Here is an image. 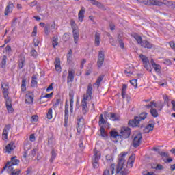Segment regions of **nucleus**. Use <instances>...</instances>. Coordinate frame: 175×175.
<instances>
[{
    "label": "nucleus",
    "mask_w": 175,
    "mask_h": 175,
    "mask_svg": "<svg viewBox=\"0 0 175 175\" xmlns=\"http://www.w3.org/2000/svg\"><path fill=\"white\" fill-rule=\"evenodd\" d=\"M25 103L28 105H31V103H33V96H32V93L28 92L25 96Z\"/></svg>",
    "instance_id": "obj_19"
},
{
    "label": "nucleus",
    "mask_w": 175,
    "mask_h": 175,
    "mask_svg": "<svg viewBox=\"0 0 175 175\" xmlns=\"http://www.w3.org/2000/svg\"><path fill=\"white\" fill-rule=\"evenodd\" d=\"M8 59V57L6 55H3L1 60V68L5 69L6 68V60Z\"/></svg>",
    "instance_id": "obj_37"
},
{
    "label": "nucleus",
    "mask_w": 175,
    "mask_h": 175,
    "mask_svg": "<svg viewBox=\"0 0 175 175\" xmlns=\"http://www.w3.org/2000/svg\"><path fill=\"white\" fill-rule=\"evenodd\" d=\"M38 85V81H36V75L32 76L31 80V87H35Z\"/></svg>",
    "instance_id": "obj_43"
},
{
    "label": "nucleus",
    "mask_w": 175,
    "mask_h": 175,
    "mask_svg": "<svg viewBox=\"0 0 175 175\" xmlns=\"http://www.w3.org/2000/svg\"><path fill=\"white\" fill-rule=\"evenodd\" d=\"M16 158H17V157H14L11 158V161L8 163H10L11 165H13L14 166H16V165H18V163H20V160L16 159Z\"/></svg>",
    "instance_id": "obj_33"
},
{
    "label": "nucleus",
    "mask_w": 175,
    "mask_h": 175,
    "mask_svg": "<svg viewBox=\"0 0 175 175\" xmlns=\"http://www.w3.org/2000/svg\"><path fill=\"white\" fill-rule=\"evenodd\" d=\"M31 55H32V57H36V55H38V52H36L35 49H33L31 51Z\"/></svg>",
    "instance_id": "obj_60"
},
{
    "label": "nucleus",
    "mask_w": 175,
    "mask_h": 175,
    "mask_svg": "<svg viewBox=\"0 0 175 175\" xmlns=\"http://www.w3.org/2000/svg\"><path fill=\"white\" fill-rule=\"evenodd\" d=\"M105 123H106V121L105 120V118H103V114L100 115L99 122H98L99 126H102V125H104V124Z\"/></svg>",
    "instance_id": "obj_41"
},
{
    "label": "nucleus",
    "mask_w": 175,
    "mask_h": 175,
    "mask_svg": "<svg viewBox=\"0 0 175 175\" xmlns=\"http://www.w3.org/2000/svg\"><path fill=\"white\" fill-rule=\"evenodd\" d=\"M1 90L2 94L4 98H8L9 95V83L8 82H1Z\"/></svg>",
    "instance_id": "obj_7"
},
{
    "label": "nucleus",
    "mask_w": 175,
    "mask_h": 175,
    "mask_svg": "<svg viewBox=\"0 0 175 175\" xmlns=\"http://www.w3.org/2000/svg\"><path fill=\"white\" fill-rule=\"evenodd\" d=\"M142 139H143V135L142 133L136 134L133 139V147H135V148L139 147L142 144Z\"/></svg>",
    "instance_id": "obj_5"
},
{
    "label": "nucleus",
    "mask_w": 175,
    "mask_h": 175,
    "mask_svg": "<svg viewBox=\"0 0 175 175\" xmlns=\"http://www.w3.org/2000/svg\"><path fill=\"white\" fill-rule=\"evenodd\" d=\"M70 25H71V27L72 28V31H75V29H77L76 28V22H75V20L72 19L70 21Z\"/></svg>",
    "instance_id": "obj_50"
},
{
    "label": "nucleus",
    "mask_w": 175,
    "mask_h": 175,
    "mask_svg": "<svg viewBox=\"0 0 175 175\" xmlns=\"http://www.w3.org/2000/svg\"><path fill=\"white\" fill-rule=\"evenodd\" d=\"M167 6H170V8H175V2L174 1H167L165 3Z\"/></svg>",
    "instance_id": "obj_54"
},
{
    "label": "nucleus",
    "mask_w": 175,
    "mask_h": 175,
    "mask_svg": "<svg viewBox=\"0 0 175 175\" xmlns=\"http://www.w3.org/2000/svg\"><path fill=\"white\" fill-rule=\"evenodd\" d=\"M10 129V124L5 125L2 134L3 140H6V139H8V133Z\"/></svg>",
    "instance_id": "obj_20"
},
{
    "label": "nucleus",
    "mask_w": 175,
    "mask_h": 175,
    "mask_svg": "<svg viewBox=\"0 0 175 175\" xmlns=\"http://www.w3.org/2000/svg\"><path fill=\"white\" fill-rule=\"evenodd\" d=\"M39 120V116H38V115H33L31 116V121L33 122H38Z\"/></svg>",
    "instance_id": "obj_49"
},
{
    "label": "nucleus",
    "mask_w": 175,
    "mask_h": 175,
    "mask_svg": "<svg viewBox=\"0 0 175 175\" xmlns=\"http://www.w3.org/2000/svg\"><path fill=\"white\" fill-rule=\"evenodd\" d=\"M8 113H13V107L11 105H6Z\"/></svg>",
    "instance_id": "obj_55"
},
{
    "label": "nucleus",
    "mask_w": 175,
    "mask_h": 175,
    "mask_svg": "<svg viewBox=\"0 0 175 175\" xmlns=\"http://www.w3.org/2000/svg\"><path fill=\"white\" fill-rule=\"evenodd\" d=\"M144 66L146 70H149L150 68H151V66L150 65V62H148L147 63H144Z\"/></svg>",
    "instance_id": "obj_57"
},
{
    "label": "nucleus",
    "mask_w": 175,
    "mask_h": 175,
    "mask_svg": "<svg viewBox=\"0 0 175 175\" xmlns=\"http://www.w3.org/2000/svg\"><path fill=\"white\" fill-rule=\"evenodd\" d=\"M155 126V121L150 120L148 125L144 129V133H150V132L154 131Z\"/></svg>",
    "instance_id": "obj_8"
},
{
    "label": "nucleus",
    "mask_w": 175,
    "mask_h": 175,
    "mask_svg": "<svg viewBox=\"0 0 175 175\" xmlns=\"http://www.w3.org/2000/svg\"><path fill=\"white\" fill-rule=\"evenodd\" d=\"M111 137L113 139H116V142H118V140H121L122 136L118 134V132L115 131H111L109 133Z\"/></svg>",
    "instance_id": "obj_16"
},
{
    "label": "nucleus",
    "mask_w": 175,
    "mask_h": 175,
    "mask_svg": "<svg viewBox=\"0 0 175 175\" xmlns=\"http://www.w3.org/2000/svg\"><path fill=\"white\" fill-rule=\"evenodd\" d=\"M75 96V92L73 90L70 91L69 98H70V111L73 113V98Z\"/></svg>",
    "instance_id": "obj_15"
},
{
    "label": "nucleus",
    "mask_w": 175,
    "mask_h": 175,
    "mask_svg": "<svg viewBox=\"0 0 175 175\" xmlns=\"http://www.w3.org/2000/svg\"><path fill=\"white\" fill-rule=\"evenodd\" d=\"M131 128L129 127H122L120 130V140H122V139H128L129 136H131Z\"/></svg>",
    "instance_id": "obj_6"
},
{
    "label": "nucleus",
    "mask_w": 175,
    "mask_h": 175,
    "mask_svg": "<svg viewBox=\"0 0 175 175\" xmlns=\"http://www.w3.org/2000/svg\"><path fill=\"white\" fill-rule=\"evenodd\" d=\"M141 46L142 47H144V49H152L153 45L147 40H143L142 43L141 44Z\"/></svg>",
    "instance_id": "obj_25"
},
{
    "label": "nucleus",
    "mask_w": 175,
    "mask_h": 175,
    "mask_svg": "<svg viewBox=\"0 0 175 175\" xmlns=\"http://www.w3.org/2000/svg\"><path fill=\"white\" fill-rule=\"evenodd\" d=\"M64 120L66 121V123L69 120V109L66 107V109L64 110Z\"/></svg>",
    "instance_id": "obj_38"
},
{
    "label": "nucleus",
    "mask_w": 175,
    "mask_h": 175,
    "mask_svg": "<svg viewBox=\"0 0 175 175\" xmlns=\"http://www.w3.org/2000/svg\"><path fill=\"white\" fill-rule=\"evenodd\" d=\"M81 128L82 126H77V135H80V133H81Z\"/></svg>",
    "instance_id": "obj_61"
},
{
    "label": "nucleus",
    "mask_w": 175,
    "mask_h": 175,
    "mask_svg": "<svg viewBox=\"0 0 175 175\" xmlns=\"http://www.w3.org/2000/svg\"><path fill=\"white\" fill-rule=\"evenodd\" d=\"M77 126H83L84 125V118L83 117L77 119Z\"/></svg>",
    "instance_id": "obj_39"
},
{
    "label": "nucleus",
    "mask_w": 175,
    "mask_h": 175,
    "mask_svg": "<svg viewBox=\"0 0 175 175\" xmlns=\"http://www.w3.org/2000/svg\"><path fill=\"white\" fill-rule=\"evenodd\" d=\"M75 70L70 69L68 70V75L67 76V83H73V80H75Z\"/></svg>",
    "instance_id": "obj_12"
},
{
    "label": "nucleus",
    "mask_w": 175,
    "mask_h": 175,
    "mask_svg": "<svg viewBox=\"0 0 175 175\" xmlns=\"http://www.w3.org/2000/svg\"><path fill=\"white\" fill-rule=\"evenodd\" d=\"M92 95V84L89 83L88 85V89H87V91H86V95L83 96V98L88 99V98H90V99H91Z\"/></svg>",
    "instance_id": "obj_14"
},
{
    "label": "nucleus",
    "mask_w": 175,
    "mask_h": 175,
    "mask_svg": "<svg viewBox=\"0 0 175 175\" xmlns=\"http://www.w3.org/2000/svg\"><path fill=\"white\" fill-rule=\"evenodd\" d=\"M13 166H14L13 165H12L10 163L8 162L6 163L5 166L3 167L1 172H3L4 170H6V169H8L7 170L8 172H12L14 171Z\"/></svg>",
    "instance_id": "obj_26"
},
{
    "label": "nucleus",
    "mask_w": 175,
    "mask_h": 175,
    "mask_svg": "<svg viewBox=\"0 0 175 175\" xmlns=\"http://www.w3.org/2000/svg\"><path fill=\"white\" fill-rule=\"evenodd\" d=\"M52 43H53V47H55V46H58V38L53 37Z\"/></svg>",
    "instance_id": "obj_47"
},
{
    "label": "nucleus",
    "mask_w": 175,
    "mask_h": 175,
    "mask_svg": "<svg viewBox=\"0 0 175 175\" xmlns=\"http://www.w3.org/2000/svg\"><path fill=\"white\" fill-rule=\"evenodd\" d=\"M59 103H61V98H58L56 100V103L53 105V109H56Z\"/></svg>",
    "instance_id": "obj_58"
},
{
    "label": "nucleus",
    "mask_w": 175,
    "mask_h": 175,
    "mask_svg": "<svg viewBox=\"0 0 175 175\" xmlns=\"http://www.w3.org/2000/svg\"><path fill=\"white\" fill-rule=\"evenodd\" d=\"M50 28L51 31L55 29V22H53L50 26V24H46L44 27V33L45 35H50Z\"/></svg>",
    "instance_id": "obj_11"
},
{
    "label": "nucleus",
    "mask_w": 175,
    "mask_h": 175,
    "mask_svg": "<svg viewBox=\"0 0 175 175\" xmlns=\"http://www.w3.org/2000/svg\"><path fill=\"white\" fill-rule=\"evenodd\" d=\"M139 3H143L144 5H147L148 6H162L163 3L158 0H137Z\"/></svg>",
    "instance_id": "obj_3"
},
{
    "label": "nucleus",
    "mask_w": 175,
    "mask_h": 175,
    "mask_svg": "<svg viewBox=\"0 0 175 175\" xmlns=\"http://www.w3.org/2000/svg\"><path fill=\"white\" fill-rule=\"evenodd\" d=\"M26 83H27V79H22V84H21V91L23 92H24V91H26V90H27Z\"/></svg>",
    "instance_id": "obj_36"
},
{
    "label": "nucleus",
    "mask_w": 175,
    "mask_h": 175,
    "mask_svg": "<svg viewBox=\"0 0 175 175\" xmlns=\"http://www.w3.org/2000/svg\"><path fill=\"white\" fill-rule=\"evenodd\" d=\"M150 114H151V116H152V117L157 118V117H158V111H157L154 108H151Z\"/></svg>",
    "instance_id": "obj_42"
},
{
    "label": "nucleus",
    "mask_w": 175,
    "mask_h": 175,
    "mask_svg": "<svg viewBox=\"0 0 175 175\" xmlns=\"http://www.w3.org/2000/svg\"><path fill=\"white\" fill-rule=\"evenodd\" d=\"M13 8H14L13 3H12V1H9L8 5L6 6L5 10V16H8L9 13H12V12H13Z\"/></svg>",
    "instance_id": "obj_13"
},
{
    "label": "nucleus",
    "mask_w": 175,
    "mask_h": 175,
    "mask_svg": "<svg viewBox=\"0 0 175 175\" xmlns=\"http://www.w3.org/2000/svg\"><path fill=\"white\" fill-rule=\"evenodd\" d=\"M130 83L133 85V87H135V88H137V80L132 79L130 81Z\"/></svg>",
    "instance_id": "obj_48"
},
{
    "label": "nucleus",
    "mask_w": 175,
    "mask_h": 175,
    "mask_svg": "<svg viewBox=\"0 0 175 175\" xmlns=\"http://www.w3.org/2000/svg\"><path fill=\"white\" fill-rule=\"evenodd\" d=\"M150 64L152 68L154 69L155 72H157V73H159V72H161V65L157 64L156 62H154V59H151Z\"/></svg>",
    "instance_id": "obj_21"
},
{
    "label": "nucleus",
    "mask_w": 175,
    "mask_h": 175,
    "mask_svg": "<svg viewBox=\"0 0 175 175\" xmlns=\"http://www.w3.org/2000/svg\"><path fill=\"white\" fill-rule=\"evenodd\" d=\"M53 95H54V93L51 92L50 94H47L45 96L41 97L40 99L44 98H46L47 99H50V98H53Z\"/></svg>",
    "instance_id": "obj_51"
},
{
    "label": "nucleus",
    "mask_w": 175,
    "mask_h": 175,
    "mask_svg": "<svg viewBox=\"0 0 175 175\" xmlns=\"http://www.w3.org/2000/svg\"><path fill=\"white\" fill-rule=\"evenodd\" d=\"M117 42L120 44V47L121 49H125V44L124 43V40H122V35L118 34L117 38Z\"/></svg>",
    "instance_id": "obj_24"
},
{
    "label": "nucleus",
    "mask_w": 175,
    "mask_h": 175,
    "mask_svg": "<svg viewBox=\"0 0 175 175\" xmlns=\"http://www.w3.org/2000/svg\"><path fill=\"white\" fill-rule=\"evenodd\" d=\"M104 62H105V53H103V51H100L98 52V57L97 61V65L100 69V68H102Z\"/></svg>",
    "instance_id": "obj_9"
},
{
    "label": "nucleus",
    "mask_w": 175,
    "mask_h": 175,
    "mask_svg": "<svg viewBox=\"0 0 175 175\" xmlns=\"http://www.w3.org/2000/svg\"><path fill=\"white\" fill-rule=\"evenodd\" d=\"M103 77H105V75H100L97 80L96 81L94 85H96L97 88H99V85H100V83H102V81L103 80Z\"/></svg>",
    "instance_id": "obj_31"
},
{
    "label": "nucleus",
    "mask_w": 175,
    "mask_h": 175,
    "mask_svg": "<svg viewBox=\"0 0 175 175\" xmlns=\"http://www.w3.org/2000/svg\"><path fill=\"white\" fill-rule=\"evenodd\" d=\"M36 33H38V26H34L31 36H36Z\"/></svg>",
    "instance_id": "obj_56"
},
{
    "label": "nucleus",
    "mask_w": 175,
    "mask_h": 175,
    "mask_svg": "<svg viewBox=\"0 0 175 175\" xmlns=\"http://www.w3.org/2000/svg\"><path fill=\"white\" fill-rule=\"evenodd\" d=\"M55 68L57 72H59L61 70V59L59 57H56L54 62Z\"/></svg>",
    "instance_id": "obj_23"
},
{
    "label": "nucleus",
    "mask_w": 175,
    "mask_h": 175,
    "mask_svg": "<svg viewBox=\"0 0 175 175\" xmlns=\"http://www.w3.org/2000/svg\"><path fill=\"white\" fill-rule=\"evenodd\" d=\"M94 46L99 47L100 46V33L96 32L94 35Z\"/></svg>",
    "instance_id": "obj_18"
},
{
    "label": "nucleus",
    "mask_w": 175,
    "mask_h": 175,
    "mask_svg": "<svg viewBox=\"0 0 175 175\" xmlns=\"http://www.w3.org/2000/svg\"><path fill=\"white\" fill-rule=\"evenodd\" d=\"M73 33V38H74V42L75 43V44H77V42H79V30L77 29H74V31H72Z\"/></svg>",
    "instance_id": "obj_27"
},
{
    "label": "nucleus",
    "mask_w": 175,
    "mask_h": 175,
    "mask_svg": "<svg viewBox=\"0 0 175 175\" xmlns=\"http://www.w3.org/2000/svg\"><path fill=\"white\" fill-rule=\"evenodd\" d=\"M30 142H35V134H31L29 136Z\"/></svg>",
    "instance_id": "obj_63"
},
{
    "label": "nucleus",
    "mask_w": 175,
    "mask_h": 175,
    "mask_svg": "<svg viewBox=\"0 0 175 175\" xmlns=\"http://www.w3.org/2000/svg\"><path fill=\"white\" fill-rule=\"evenodd\" d=\"M128 155V152H122L119 156V161L116 166V174L120 175H129V170H128V166L129 167H133V163H135V154H131L128 161L125 160V157Z\"/></svg>",
    "instance_id": "obj_1"
},
{
    "label": "nucleus",
    "mask_w": 175,
    "mask_h": 175,
    "mask_svg": "<svg viewBox=\"0 0 175 175\" xmlns=\"http://www.w3.org/2000/svg\"><path fill=\"white\" fill-rule=\"evenodd\" d=\"M14 148H16V146H14V142H11L5 146V151L6 152H8V154H10Z\"/></svg>",
    "instance_id": "obj_22"
},
{
    "label": "nucleus",
    "mask_w": 175,
    "mask_h": 175,
    "mask_svg": "<svg viewBox=\"0 0 175 175\" xmlns=\"http://www.w3.org/2000/svg\"><path fill=\"white\" fill-rule=\"evenodd\" d=\"M46 117H47L48 120H51L53 118V109L50 108L48 110Z\"/></svg>",
    "instance_id": "obj_44"
},
{
    "label": "nucleus",
    "mask_w": 175,
    "mask_h": 175,
    "mask_svg": "<svg viewBox=\"0 0 175 175\" xmlns=\"http://www.w3.org/2000/svg\"><path fill=\"white\" fill-rule=\"evenodd\" d=\"M69 39H70V33H65L63 36V40H64V42H68Z\"/></svg>",
    "instance_id": "obj_45"
},
{
    "label": "nucleus",
    "mask_w": 175,
    "mask_h": 175,
    "mask_svg": "<svg viewBox=\"0 0 175 175\" xmlns=\"http://www.w3.org/2000/svg\"><path fill=\"white\" fill-rule=\"evenodd\" d=\"M147 112H143L139 116H135L134 119L129 120L128 125L131 128H143V124L140 126V121L147 118Z\"/></svg>",
    "instance_id": "obj_2"
},
{
    "label": "nucleus",
    "mask_w": 175,
    "mask_h": 175,
    "mask_svg": "<svg viewBox=\"0 0 175 175\" xmlns=\"http://www.w3.org/2000/svg\"><path fill=\"white\" fill-rule=\"evenodd\" d=\"M101 154L99 150H94V154L92 158V165L94 169L99 167V160L100 159Z\"/></svg>",
    "instance_id": "obj_4"
},
{
    "label": "nucleus",
    "mask_w": 175,
    "mask_h": 175,
    "mask_svg": "<svg viewBox=\"0 0 175 175\" xmlns=\"http://www.w3.org/2000/svg\"><path fill=\"white\" fill-rule=\"evenodd\" d=\"M163 98L164 99V103L169 105V97L167 95H163Z\"/></svg>",
    "instance_id": "obj_59"
},
{
    "label": "nucleus",
    "mask_w": 175,
    "mask_h": 175,
    "mask_svg": "<svg viewBox=\"0 0 175 175\" xmlns=\"http://www.w3.org/2000/svg\"><path fill=\"white\" fill-rule=\"evenodd\" d=\"M84 14H85V8L84 7H81L79 12L78 13V20L81 23H83V20H84Z\"/></svg>",
    "instance_id": "obj_17"
},
{
    "label": "nucleus",
    "mask_w": 175,
    "mask_h": 175,
    "mask_svg": "<svg viewBox=\"0 0 175 175\" xmlns=\"http://www.w3.org/2000/svg\"><path fill=\"white\" fill-rule=\"evenodd\" d=\"M170 46L171 49H175L174 42H170Z\"/></svg>",
    "instance_id": "obj_64"
},
{
    "label": "nucleus",
    "mask_w": 175,
    "mask_h": 175,
    "mask_svg": "<svg viewBox=\"0 0 175 175\" xmlns=\"http://www.w3.org/2000/svg\"><path fill=\"white\" fill-rule=\"evenodd\" d=\"M103 175H110V170L107 168L103 173Z\"/></svg>",
    "instance_id": "obj_62"
},
{
    "label": "nucleus",
    "mask_w": 175,
    "mask_h": 175,
    "mask_svg": "<svg viewBox=\"0 0 175 175\" xmlns=\"http://www.w3.org/2000/svg\"><path fill=\"white\" fill-rule=\"evenodd\" d=\"M92 5H95L96 6H100L102 4L96 0H91Z\"/></svg>",
    "instance_id": "obj_53"
},
{
    "label": "nucleus",
    "mask_w": 175,
    "mask_h": 175,
    "mask_svg": "<svg viewBox=\"0 0 175 175\" xmlns=\"http://www.w3.org/2000/svg\"><path fill=\"white\" fill-rule=\"evenodd\" d=\"M133 38H134V39H135V40L137 41V42L138 43V44H142V43L143 42V40L142 38V36H139V34L137 33H134L132 35Z\"/></svg>",
    "instance_id": "obj_28"
},
{
    "label": "nucleus",
    "mask_w": 175,
    "mask_h": 175,
    "mask_svg": "<svg viewBox=\"0 0 175 175\" xmlns=\"http://www.w3.org/2000/svg\"><path fill=\"white\" fill-rule=\"evenodd\" d=\"M108 117H109L110 120L112 121H118V120H120V117L114 113H109Z\"/></svg>",
    "instance_id": "obj_29"
},
{
    "label": "nucleus",
    "mask_w": 175,
    "mask_h": 175,
    "mask_svg": "<svg viewBox=\"0 0 175 175\" xmlns=\"http://www.w3.org/2000/svg\"><path fill=\"white\" fill-rule=\"evenodd\" d=\"M100 132L102 137L107 138V133H106V130H105V127L103 126H100Z\"/></svg>",
    "instance_id": "obj_35"
},
{
    "label": "nucleus",
    "mask_w": 175,
    "mask_h": 175,
    "mask_svg": "<svg viewBox=\"0 0 175 175\" xmlns=\"http://www.w3.org/2000/svg\"><path fill=\"white\" fill-rule=\"evenodd\" d=\"M139 58L143 62V64H147V62H150V61H148V58L146 55L141 54L139 55Z\"/></svg>",
    "instance_id": "obj_40"
},
{
    "label": "nucleus",
    "mask_w": 175,
    "mask_h": 175,
    "mask_svg": "<svg viewBox=\"0 0 175 175\" xmlns=\"http://www.w3.org/2000/svg\"><path fill=\"white\" fill-rule=\"evenodd\" d=\"M21 171L19 169H16V170H14L12 172H11V175H20V172Z\"/></svg>",
    "instance_id": "obj_52"
},
{
    "label": "nucleus",
    "mask_w": 175,
    "mask_h": 175,
    "mask_svg": "<svg viewBox=\"0 0 175 175\" xmlns=\"http://www.w3.org/2000/svg\"><path fill=\"white\" fill-rule=\"evenodd\" d=\"M158 154L161 155V157H164L165 158H169V153L167 152L158 151Z\"/></svg>",
    "instance_id": "obj_46"
},
{
    "label": "nucleus",
    "mask_w": 175,
    "mask_h": 175,
    "mask_svg": "<svg viewBox=\"0 0 175 175\" xmlns=\"http://www.w3.org/2000/svg\"><path fill=\"white\" fill-rule=\"evenodd\" d=\"M87 100H88V99L83 98L81 101L82 112L84 116H85V114H87V113H88V111H90V109H88V106H87Z\"/></svg>",
    "instance_id": "obj_10"
},
{
    "label": "nucleus",
    "mask_w": 175,
    "mask_h": 175,
    "mask_svg": "<svg viewBox=\"0 0 175 175\" xmlns=\"http://www.w3.org/2000/svg\"><path fill=\"white\" fill-rule=\"evenodd\" d=\"M24 62H25V57H21L18 64V67L19 69H23V68H24Z\"/></svg>",
    "instance_id": "obj_32"
},
{
    "label": "nucleus",
    "mask_w": 175,
    "mask_h": 175,
    "mask_svg": "<svg viewBox=\"0 0 175 175\" xmlns=\"http://www.w3.org/2000/svg\"><path fill=\"white\" fill-rule=\"evenodd\" d=\"M51 156L49 162L51 163H53V162H54V159H55V158H57V153L55 152V150H54V149H53L52 151L51 152Z\"/></svg>",
    "instance_id": "obj_34"
},
{
    "label": "nucleus",
    "mask_w": 175,
    "mask_h": 175,
    "mask_svg": "<svg viewBox=\"0 0 175 175\" xmlns=\"http://www.w3.org/2000/svg\"><path fill=\"white\" fill-rule=\"evenodd\" d=\"M54 144H55V139H54V137L51 135V136L48 138V146L53 147Z\"/></svg>",
    "instance_id": "obj_30"
}]
</instances>
